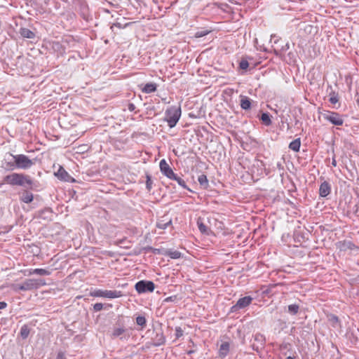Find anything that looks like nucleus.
I'll return each instance as SVG.
<instances>
[{
    "label": "nucleus",
    "mask_w": 359,
    "mask_h": 359,
    "mask_svg": "<svg viewBox=\"0 0 359 359\" xmlns=\"http://www.w3.org/2000/svg\"><path fill=\"white\" fill-rule=\"evenodd\" d=\"M171 219H169L168 221L166 222L162 219L157 223V227L158 229H165L168 226L171 224Z\"/></svg>",
    "instance_id": "nucleus-28"
},
{
    "label": "nucleus",
    "mask_w": 359,
    "mask_h": 359,
    "mask_svg": "<svg viewBox=\"0 0 359 359\" xmlns=\"http://www.w3.org/2000/svg\"><path fill=\"white\" fill-rule=\"evenodd\" d=\"M6 169L7 170H13L14 169H17V166L15 165V162L14 161L13 162H6Z\"/></svg>",
    "instance_id": "nucleus-37"
},
{
    "label": "nucleus",
    "mask_w": 359,
    "mask_h": 359,
    "mask_svg": "<svg viewBox=\"0 0 359 359\" xmlns=\"http://www.w3.org/2000/svg\"><path fill=\"white\" fill-rule=\"evenodd\" d=\"M165 255L170 257L171 259H179L182 254L177 250H168L165 252Z\"/></svg>",
    "instance_id": "nucleus-20"
},
{
    "label": "nucleus",
    "mask_w": 359,
    "mask_h": 359,
    "mask_svg": "<svg viewBox=\"0 0 359 359\" xmlns=\"http://www.w3.org/2000/svg\"><path fill=\"white\" fill-rule=\"evenodd\" d=\"M103 309V304L102 303H96L93 305L94 311H100Z\"/></svg>",
    "instance_id": "nucleus-40"
},
{
    "label": "nucleus",
    "mask_w": 359,
    "mask_h": 359,
    "mask_svg": "<svg viewBox=\"0 0 359 359\" xmlns=\"http://www.w3.org/2000/svg\"><path fill=\"white\" fill-rule=\"evenodd\" d=\"M254 338H255V341H257L261 345H263L265 342V337H264V335H262L259 333L256 334L255 335Z\"/></svg>",
    "instance_id": "nucleus-34"
},
{
    "label": "nucleus",
    "mask_w": 359,
    "mask_h": 359,
    "mask_svg": "<svg viewBox=\"0 0 359 359\" xmlns=\"http://www.w3.org/2000/svg\"><path fill=\"white\" fill-rule=\"evenodd\" d=\"M90 295L94 297H104L107 299H115L122 297L121 291L118 290H102L95 289L90 292Z\"/></svg>",
    "instance_id": "nucleus-4"
},
{
    "label": "nucleus",
    "mask_w": 359,
    "mask_h": 359,
    "mask_svg": "<svg viewBox=\"0 0 359 359\" xmlns=\"http://www.w3.org/2000/svg\"><path fill=\"white\" fill-rule=\"evenodd\" d=\"M170 180H175L177 182V184L180 186H181L182 188L189 190V189L187 187V186L186 184L185 181L180 177L177 176V175H176L175 173V177H171Z\"/></svg>",
    "instance_id": "nucleus-22"
},
{
    "label": "nucleus",
    "mask_w": 359,
    "mask_h": 359,
    "mask_svg": "<svg viewBox=\"0 0 359 359\" xmlns=\"http://www.w3.org/2000/svg\"><path fill=\"white\" fill-rule=\"evenodd\" d=\"M159 166L161 172L168 178L170 179L175 177V172L165 159L160 161Z\"/></svg>",
    "instance_id": "nucleus-9"
},
{
    "label": "nucleus",
    "mask_w": 359,
    "mask_h": 359,
    "mask_svg": "<svg viewBox=\"0 0 359 359\" xmlns=\"http://www.w3.org/2000/svg\"><path fill=\"white\" fill-rule=\"evenodd\" d=\"M241 107L244 110H248L251 108V100L245 95H241Z\"/></svg>",
    "instance_id": "nucleus-16"
},
{
    "label": "nucleus",
    "mask_w": 359,
    "mask_h": 359,
    "mask_svg": "<svg viewBox=\"0 0 359 359\" xmlns=\"http://www.w3.org/2000/svg\"><path fill=\"white\" fill-rule=\"evenodd\" d=\"M135 288L139 294L151 292L155 289V285L152 281L142 280L136 283Z\"/></svg>",
    "instance_id": "nucleus-5"
},
{
    "label": "nucleus",
    "mask_w": 359,
    "mask_h": 359,
    "mask_svg": "<svg viewBox=\"0 0 359 359\" xmlns=\"http://www.w3.org/2000/svg\"><path fill=\"white\" fill-rule=\"evenodd\" d=\"M301 146V141L299 138L295 139L292 141L289 144V148L294 151H299Z\"/></svg>",
    "instance_id": "nucleus-19"
},
{
    "label": "nucleus",
    "mask_w": 359,
    "mask_h": 359,
    "mask_svg": "<svg viewBox=\"0 0 359 359\" xmlns=\"http://www.w3.org/2000/svg\"><path fill=\"white\" fill-rule=\"evenodd\" d=\"M330 191H331L330 184L327 182L325 181L320 186L319 195L321 197H326L327 196H328L330 194Z\"/></svg>",
    "instance_id": "nucleus-14"
},
{
    "label": "nucleus",
    "mask_w": 359,
    "mask_h": 359,
    "mask_svg": "<svg viewBox=\"0 0 359 359\" xmlns=\"http://www.w3.org/2000/svg\"><path fill=\"white\" fill-rule=\"evenodd\" d=\"M208 33H209V32L207 30L198 31L197 32H196L195 36L196 38L203 37V36L207 35Z\"/></svg>",
    "instance_id": "nucleus-39"
},
{
    "label": "nucleus",
    "mask_w": 359,
    "mask_h": 359,
    "mask_svg": "<svg viewBox=\"0 0 359 359\" xmlns=\"http://www.w3.org/2000/svg\"><path fill=\"white\" fill-rule=\"evenodd\" d=\"M289 47H290V45H289V43H287L285 44V46L284 47H283V48H282V49H283V50H287V49L289 48Z\"/></svg>",
    "instance_id": "nucleus-46"
},
{
    "label": "nucleus",
    "mask_w": 359,
    "mask_h": 359,
    "mask_svg": "<svg viewBox=\"0 0 359 359\" xmlns=\"http://www.w3.org/2000/svg\"><path fill=\"white\" fill-rule=\"evenodd\" d=\"M253 298L250 296H245L244 297L240 298L237 303L233 305L231 310V311H237L240 309H245L248 307L252 302Z\"/></svg>",
    "instance_id": "nucleus-8"
},
{
    "label": "nucleus",
    "mask_w": 359,
    "mask_h": 359,
    "mask_svg": "<svg viewBox=\"0 0 359 359\" xmlns=\"http://www.w3.org/2000/svg\"><path fill=\"white\" fill-rule=\"evenodd\" d=\"M332 165L333 166H334V167H335V166H337V161H336V159H335L334 158H332Z\"/></svg>",
    "instance_id": "nucleus-45"
},
{
    "label": "nucleus",
    "mask_w": 359,
    "mask_h": 359,
    "mask_svg": "<svg viewBox=\"0 0 359 359\" xmlns=\"http://www.w3.org/2000/svg\"><path fill=\"white\" fill-rule=\"evenodd\" d=\"M20 35L27 39H33L35 36V34L27 28H21L20 29Z\"/></svg>",
    "instance_id": "nucleus-17"
},
{
    "label": "nucleus",
    "mask_w": 359,
    "mask_h": 359,
    "mask_svg": "<svg viewBox=\"0 0 359 359\" xmlns=\"http://www.w3.org/2000/svg\"><path fill=\"white\" fill-rule=\"evenodd\" d=\"M55 175L58 179L65 182H70L74 181L73 177L62 167H60Z\"/></svg>",
    "instance_id": "nucleus-10"
},
{
    "label": "nucleus",
    "mask_w": 359,
    "mask_h": 359,
    "mask_svg": "<svg viewBox=\"0 0 359 359\" xmlns=\"http://www.w3.org/2000/svg\"><path fill=\"white\" fill-rule=\"evenodd\" d=\"M50 273L51 272L49 270L45 269H30L25 271V275L32 276L36 274L39 276H49Z\"/></svg>",
    "instance_id": "nucleus-13"
},
{
    "label": "nucleus",
    "mask_w": 359,
    "mask_h": 359,
    "mask_svg": "<svg viewBox=\"0 0 359 359\" xmlns=\"http://www.w3.org/2000/svg\"><path fill=\"white\" fill-rule=\"evenodd\" d=\"M34 196L28 190H25L20 196V201L25 203H30L33 201Z\"/></svg>",
    "instance_id": "nucleus-15"
},
{
    "label": "nucleus",
    "mask_w": 359,
    "mask_h": 359,
    "mask_svg": "<svg viewBox=\"0 0 359 359\" xmlns=\"http://www.w3.org/2000/svg\"><path fill=\"white\" fill-rule=\"evenodd\" d=\"M299 306L298 304H294L288 306V312L291 315H296L299 312Z\"/></svg>",
    "instance_id": "nucleus-26"
},
{
    "label": "nucleus",
    "mask_w": 359,
    "mask_h": 359,
    "mask_svg": "<svg viewBox=\"0 0 359 359\" xmlns=\"http://www.w3.org/2000/svg\"><path fill=\"white\" fill-rule=\"evenodd\" d=\"M184 331L180 327H175V337L176 339H179L183 335Z\"/></svg>",
    "instance_id": "nucleus-38"
},
{
    "label": "nucleus",
    "mask_w": 359,
    "mask_h": 359,
    "mask_svg": "<svg viewBox=\"0 0 359 359\" xmlns=\"http://www.w3.org/2000/svg\"><path fill=\"white\" fill-rule=\"evenodd\" d=\"M261 120L266 126H270L271 124L270 116L268 113H263L261 116Z\"/></svg>",
    "instance_id": "nucleus-29"
},
{
    "label": "nucleus",
    "mask_w": 359,
    "mask_h": 359,
    "mask_svg": "<svg viewBox=\"0 0 359 359\" xmlns=\"http://www.w3.org/2000/svg\"><path fill=\"white\" fill-rule=\"evenodd\" d=\"M146 178H147V181H146V187L148 191H150L152 188V180H151V177L149 174H147L146 175Z\"/></svg>",
    "instance_id": "nucleus-36"
},
{
    "label": "nucleus",
    "mask_w": 359,
    "mask_h": 359,
    "mask_svg": "<svg viewBox=\"0 0 359 359\" xmlns=\"http://www.w3.org/2000/svg\"><path fill=\"white\" fill-rule=\"evenodd\" d=\"M181 107L177 106H171L168 108L165 112V121L168 123L170 128L176 126L181 116Z\"/></svg>",
    "instance_id": "nucleus-2"
},
{
    "label": "nucleus",
    "mask_w": 359,
    "mask_h": 359,
    "mask_svg": "<svg viewBox=\"0 0 359 359\" xmlns=\"http://www.w3.org/2000/svg\"><path fill=\"white\" fill-rule=\"evenodd\" d=\"M286 359H296L295 357L288 356Z\"/></svg>",
    "instance_id": "nucleus-47"
},
{
    "label": "nucleus",
    "mask_w": 359,
    "mask_h": 359,
    "mask_svg": "<svg viewBox=\"0 0 359 359\" xmlns=\"http://www.w3.org/2000/svg\"><path fill=\"white\" fill-rule=\"evenodd\" d=\"M197 224L201 233L207 234L208 233L209 229L205 224H204L203 222H200L199 221L197 222Z\"/></svg>",
    "instance_id": "nucleus-31"
},
{
    "label": "nucleus",
    "mask_w": 359,
    "mask_h": 359,
    "mask_svg": "<svg viewBox=\"0 0 359 359\" xmlns=\"http://www.w3.org/2000/svg\"><path fill=\"white\" fill-rule=\"evenodd\" d=\"M323 117L335 126H342L344 123L341 116L337 112L327 111L323 114Z\"/></svg>",
    "instance_id": "nucleus-7"
},
{
    "label": "nucleus",
    "mask_w": 359,
    "mask_h": 359,
    "mask_svg": "<svg viewBox=\"0 0 359 359\" xmlns=\"http://www.w3.org/2000/svg\"><path fill=\"white\" fill-rule=\"evenodd\" d=\"M198 181L203 188L207 189L208 187L209 183L205 175H201L198 178Z\"/></svg>",
    "instance_id": "nucleus-21"
},
{
    "label": "nucleus",
    "mask_w": 359,
    "mask_h": 359,
    "mask_svg": "<svg viewBox=\"0 0 359 359\" xmlns=\"http://www.w3.org/2000/svg\"><path fill=\"white\" fill-rule=\"evenodd\" d=\"M29 334V329L27 325L22 326L20 329V336L22 339H27Z\"/></svg>",
    "instance_id": "nucleus-25"
},
{
    "label": "nucleus",
    "mask_w": 359,
    "mask_h": 359,
    "mask_svg": "<svg viewBox=\"0 0 359 359\" xmlns=\"http://www.w3.org/2000/svg\"><path fill=\"white\" fill-rule=\"evenodd\" d=\"M156 84L154 83H148L145 84L144 88H142V92L144 93H154L156 90Z\"/></svg>",
    "instance_id": "nucleus-18"
},
{
    "label": "nucleus",
    "mask_w": 359,
    "mask_h": 359,
    "mask_svg": "<svg viewBox=\"0 0 359 359\" xmlns=\"http://www.w3.org/2000/svg\"><path fill=\"white\" fill-rule=\"evenodd\" d=\"M24 290L25 291H29L32 290H36L39 288L41 286H43L46 285V282L43 279H35V278H29L26 279L23 283Z\"/></svg>",
    "instance_id": "nucleus-6"
},
{
    "label": "nucleus",
    "mask_w": 359,
    "mask_h": 359,
    "mask_svg": "<svg viewBox=\"0 0 359 359\" xmlns=\"http://www.w3.org/2000/svg\"><path fill=\"white\" fill-rule=\"evenodd\" d=\"M330 97L329 101L330 102V103L335 104L336 103L338 102L339 99L337 94H336L334 92H332V93L330 94Z\"/></svg>",
    "instance_id": "nucleus-35"
},
{
    "label": "nucleus",
    "mask_w": 359,
    "mask_h": 359,
    "mask_svg": "<svg viewBox=\"0 0 359 359\" xmlns=\"http://www.w3.org/2000/svg\"><path fill=\"white\" fill-rule=\"evenodd\" d=\"M329 321L333 327L340 326L339 318L335 315H330L329 316Z\"/></svg>",
    "instance_id": "nucleus-24"
},
{
    "label": "nucleus",
    "mask_w": 359,
    "mask_h": 359,
    "mask_svg": "<svg viewBox=\"0 0 359 359\" xmlns=\"http://www.w3.org/2000/svg\"><path fill=\"white\" fill-rule=\"evenodd\" d=\"M1 184H8L13 187H25L27 185L30 189H33L35 186V183L29 175L19 172H12L5 175Z\"/></svg>",
    "instance_id": "nucleus-1"
},
{
    "label": "nucleus",
    "mask_w": 359,
    "mask_h": 359,
    "mask_svg": "<svg viewBox=\"0 0 359 359\" xmlns=\"http://www.w3.org/2000/svg\"><path fill=\"white\" fill-rule=\"evenodd\" d=\"M136 323L144 328L147 325V320L144 316H139L136 318Z\"/></svg>",
    "instance_id": "nucleus-30"
},
{
    "label": "nucleus",
    "mask_w": 359,
    "mask_h": 359,
    "mask_svg": "<svg viewBox=\"0 0 359 359\" xmlns=\"http://www.w3.org/2000/svg\"><path fill=\"white\" fill-rule=\"evenodd\" d=\"M174 297H167L164 299V302H172V299H173Z\"/></svg>",
    "instance_id": "nucleus-44"
},
{
    "label": "nucleus",
    "mask_w": 359,
    "mask_h": 359,
    "mask_svg": "<svg viewBox=\"0 0 359 359\" xmlns=\"http://www.w3.org/2000/svg\"><path fill=\"white\" fill-rule=\"evenodd\" d=\"M11 289L14 291V292H19V291H25L24 290V286H23V284L21 283V284H12L11 285Z\"/></svg>",
    "instance_id": "nucleus-33"
},
{
    "label": "nucleus",
    "mask_w": 359,
    "mask_h": 359,
    "mask_svg": "<svg viewBox=\"0 0 359 359\" xmlns=\"http://www.w3.org/2000/svg\"><path fill=\"white\" fill-rule=\"evenodd\" d=\"M229 351V344L227 342L222 343L219 348V353L222 355H226Z\"/></svg>",
    "instance_id": "nucleus-23"
},
{
    "label": "nucleus",
    "mask_w": 359,
    "mask_h": 359,
    "mask_svg": "<svg viewBox=\"0 0 359 359\" xmlns=\"http://www.w3.org/2000/svg\"><path fill=\"white\" fill-rule=\"evenodd\" d=\"M165 343V337L162 331L156 332L154 337L152 338V344L154 346H160Z\"/></svg>",
    "instance_id": "nucleus-12"
},
{
    "label": "nucleus",
    "mask_w": 359,
    "mask_h": 359,
    "mask_svg": "<svg viewBox=\"0 0 359 359\" xmlns=\"http://www.w3.org/2000/svg\"><path fill=\"white\" fill-rule=\"evenodd\" d=\"M136 109V107L134 104L133 103H128V109L130 111H134Z\"/></svg>",
    "instance_id": "nucleus-42"
},
{
    "label": "nucleus",
    "mask_w": 359,
    "mask_h": 359,
    "mask_svg": "<svg viewBox=\"0 0 359 359\" xmlns=\"http://www.w3.org/2000/svg\"><path fill=\"white\" fill-rule=\"evenodd\" d=\"M337 248L340 251H346L347 250H353L356 248V246L350 241H339L336 244Z\"/></svg>",
    "instance_id": "nucleus-11"
},
{
    "label": "nucleus",
    "mask_w": 359,
    "mask_h": 359,
    "mask_svg": "<svg viewBox=\"0 0 359 359\" xmlns=\"http://www.w3.org/2000/svg\"><path fill=\"white\" fill-rule=\"evenodd\" d=\"M13 161L15 162L17 169L28 170L36 163V159L29 158L25 154H11Z\"/></svg>",
    "instance_id": "nucleus-3"
},
{
    "label": "nucleus",
    "mask_w": 359,
    "mask_h": 359,
    "mask_svg": "<svg viewBox=\"0 0 359 359\" xmlns=\"http://www.w3.org/2000/svg\"><path fill=\"white\" fill-rule=\"evenodd\" d=\"M130 24V22H129V23H126V24H125V25H123H123H122V24H121V23H120V22H115V23H114V24L112 25L111 28H113V27H118V28H119V29H121V28H124V27H127V26H128V25H129Z\"/></svg>",
    "instance_id": "nucleus-41"
},
{
    "label": "nucleus",
    "mask_w": 359,
    "mask_h": 359,
    "mask_svg": "<svg viewBox=\"0 0 359 359\" xmlns=\"http://www.w3.org/2000/svg\"><path fill=\"white\" fill-rule=\"evenodd\" d=\"M249 67V62L245 58H242L239 62V68L242 70H246Z\"/></svg>",
    "instance_id": "nucleus-32"
},
{
    "label": "nucleus",
    "mask_w": 359,
    "mask_h": 359,
    "mask_svg": "<svg viewBox=\"0 0 359 359\" xmlns=\"http://www.w3.org/2000/svg\"><path fill=\"white\" fill-rule=\"evenodd\" d=\"M126 329L124 327H115L112 332L113 337H118L125 333Z\"/></svg>",
    "instance_id": "nucleus-27"
},
{
    "label": "nucleus",
    "mask_w": 359,
    "mask_h": 359,
    "mask_svg": "<svg viewBox=\"0 0 359 359\" xmlns=\"http://www.w3.org/2000/svg\"><path fill=\"white\" fill-rule=\"evenodd\" d=\"M7 307V303L5 302H0V310L4 309Z\"/></svg>",
    "instance_id": "nucleus-43"
}]
</instances>
